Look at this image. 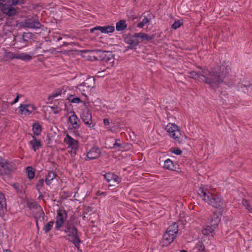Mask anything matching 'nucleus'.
Masks as SVG:
<instances>
[{
	"mask_svg": "<svg viewBox=\"0 0 252 252\" xmlns=\"http://www.w3.org/2000/svg\"><path fill=\"white\" fill-rule=\"evenodd\" d=\"M230 68L228 66L221 65L211 68L202 69L201 72L189 71L188 76L207 84L212 89L218 88L221 83L231 86L232 82L230 78Z\"/></svg>",
	"mask_w": 252,
	"mask_h": 252,
	"instance_id": "obj_1",
	"label": "nucleus"
},
{
	"mask_svg": "<svg viewBox=\"0 0 252 252\" xmlns=\"http://www.w3.org/2000/svg\"><path fill=\"white\" fill-rule=\"evenodd\" d=\"M197 192L198 194L203 197L202 199L213 207L220 210L224 207V200L220 196L212 194L203 187H200Z\"/></svg>",
	"mask_w": 252,
	"mask_h": 252,
	"instance_id": "obj_2",
	"label": "nucleus"
},
{
	"mask_svg": "<svg viewBox=\"0 0 252 252\" xmlns=\"http://www.w3.org/2000/svg\"><path fill=\"white\" fill-rule=\"evenodd\" d=\"M63 231L66 234V236L71 238L68 241L72 243L78 250L80 249V245L82 242L79 236L78 229L75 225L74 218L71 217L65 223Z\"/></svg>",
	"mask_w": 252,
	"mask_h": 252,
	"instance_id": "obj_3",
	"label": "nucleus"
},
{
	"mask_svg": "<svg viewBox=\"0 0 252 252\" xmlns=\"http://www.w3.org/2000/svg\"><path fill=\"white\" fill-rule=\"evenodd\" d=\"M15 170L14 163L0 158V176L10 178Z\"/></svg>",
	"mask_w": 252,
	"mask_h": 252,
	"instance_id": "obj_4",
	"label": "nucleus"
},
{
	"mask_svg": "<svg viewBox=\"0 0 252 252\" xmlns=\"http://www.w3.org/2000/svg\"><path fill=\"white\" fill-rule=\"evenodd\" d=\"M98 61L100 62L108 67H112L114 63V55L112 52L98 50Z\"/></svg>",
	"mask_w": 252,
	"mask_h": 252,
	"instance_id": "obj_5",
	"label": "nucleus"
},
{
	"mask_svg": "<svg viewBox=\"0 0 252 252\" xmlns=\"http://www.w3.org/2000/svg\"><path fill=\"white\" fill-rule=\"evenodd\" d=\"M165 129L169 134L171 137L173 138L179 143H182V140L180 135L181 133L179 130L178 126L172 123H169L166 126Z\"/></svg>",
	"mask_w": 252,
	"mask_h": 252,
	"instance_id": "obj_6",
	"label": "nucleus"
},
{
	"mask_svg": "<svg viewBox=\"0 0 252 252\" xmlns=\"http://www.w3.org/2000/svg\"><path fill=\"white\" fill-rule=\"evenodd\" d=\"M67 217V213L65 210L63 209H59L57 210V216L56 221V229L57 230H60L64 223V226H65V223L68 220H66Z\"/></svg>",
	"mask_w": 252,
	"mask_h": 252,
	"instance_id": "obj_7",
	"label": "nucleus"
},
{
	"mask_svg": "<svg viewBox=\"0 0 252 252\" xmlns=\"http://www.w3.org/2000/svg\"><path fill=\"white\" fill-rule=\"evenodd\" d=\"M81 119L84 123L90 128L93 127L95 126V123L92 122L91 111L87 108L83 111Z\"/></svg>",
	"mask_w": 252,
	"mask_h": 252,
	"instance_id": "obj_8",
	"label": "nucleus"
},
{
	"mask_svg": "<svg viewBox=\"0 0 252 252\" xmlns=\"http://www.w3.org/2000/svg\"><path fill=\"white\" fill-rule=\"evenodd\" d=\"M95 84V79L92 77L89 76L82 83L77 85V88L83 92L86 91L85 89H89L93 88Z\"/></svg>",
	"mask_w": 252,
	"mask_h": 252,
	"instance_id": "obj_9",
	"label": "nucleus"
},
{
	"mask_svg": "<svg viewBox=\"0 0 252 252\" xmlns=\"http://www.w3.org/2000/svg\"><path fill=\"white\" fill-rule=\"evenodd\" d=\"M124 41L126 43L129 45L127 47L129 49H136V46L138 45L140 41L136 37H135V33L133 34H128L124 37Z\"/></svg>",
	"mask_w": 252,
	"mask_h": 252,
	"instance_id": "obj_10",
	"label": "nucleus"
},
{
	"mask_svg": "<svg viewBox=\"0 0 252 252\" xmlns=\"http://www.w3.org/2000/svg\"><path fill=\"white\" fill-rule=\"evenodd\" d=\"M22 26L25 28L38 29L42 25L38 21L32 18H28L22 22Z\"/></svg>",
	"mask_w": 252,
	"mask_h": 252,
	"instance_id": "obj_11",
	"label": "nucleus"
},
{
	"mask_svg": "<svg viewBox=\"0 0 252 252\" xmlns=\"http://www.w3.org/2000/svg\"><path fill=\"white\" fill-rule=\"evenodd\" d=\"M98 31H100L102 33H112L114 32L115 28L112 26H96L94 28L90 30V32L92 33H94L96 35L99 34L97 32Z\"/></svg>",
	"mask_w": 252,
	"mask_h": 252,
	"instance_id": "obj_12",
	"label": "nucleus"
},
{
	"mask_svg": "<svg viewBox=\"0 0 252 252\" xmlns=\"http://www.w3.org/2000/svg\"><path fill=\"white\" fill-rule=\"evenodd\" d=\"M0 9L3 13L8 16H14L17 14L15 8L7 3H0Z\"/></svg>",
	"mask_w": 252,
	"mask_h": 252,
	"instance_id": "obj_13",
	"label": "nucleus"
},
{
	"mask_svg": "<svg viewBox=\"0 0 252 252\" xmlns=\"http://www.w3.org/2000/svg\"><path fill=\"white\" fill-rule=\"evenodd\" d=\"M64 142L66 144L68 145V147H71L72 150L73 151V153L76 154V151L78 149L79 142L73 139L68 134H66L64 138Z\"/></svg>",
	"mask_w": 252,
	"mask_h": 252,
	"instance_id": "obj_14",
	"label": "nucleus"
},
{
	"mask_svg": "<svg viewBox=\"0 0 252 252\" xmlns=\"http://www.w3.org/2000/svg\"><path fill=\"white\" fill-rule=\"evenodd\" d=\"M69 113L71 114V116L68 117V121L71 125L72 129H78L80 127V124L81 123L80 120L75 115L73 110L70 111Z\"/></svg>",
	"mask_w": 252,
	"mask_h": 252,
	"instance_id": "obj_15",
	"label": "nucleus"
},
{
	"mask_svg": "<svg viewBox=\"0 0 252 252\" xmlns=\"http://www.w3.org/2000/svg\"><path fill=\"white\" fill-rule=\"evenodd\" d=\"M177 234L175 231H170L168 232V230H166L163 235V243L167 246L171 244L177 237Z\"/></svg>",
	"mask_w": 252,
	"mask_h": 252,
	"instance_id": "obj_16",
	"label": "nucleus"
},
{
	"mask_svg": "<svg viewBox=\"0 0 252 252\" xmlns=\"http://www.w3.org/2000/svg\"><path fill=\"white\" fill-rule=\"evenodd\" d=\"M22 114L30 115L32 112L35 110L36 107L33 104H21L19 107Z\"/></svg>",
	"mask_w": 252,
	"mask_h": 252,
	"instance_id": "obj_17",
	"label": "nucleus"
},
{
	"mask_svg": "<svg viewBox=\"0 0 252 252\" xmlns=\"http://www.w3.org/2000/svg\"><path fill=\"white\" fill-rule=\"evenodd\" d=\"M101 152L99 148L97 147H93L89 152H87V157L89 159H96L100 156Z\"/></svg>",
	"mask_w": 252,
	"mask_h": 252,
	"instance_id": "obj_18",
	"label": "nucleus"
},
{
	"mask_svg": "<svg viewBox=\"0 0 252 252\" xmlns=\"http://www.w3.org/2000/svg\"><path fill=\"white\" fill-rule=\"evenodd\" d=\"M221 215L222 213L220 211L214 212L211 217V225L214 227H216L221 220Z\"/></svg>",
	"mask_w": 252,
	"mask_h": 252,
	"instance_id": "obj_19",
	"label": "nucleus"
},
{
	"mask_svg": "<svg viewBox=\"0 0 252 252\" xmlns=\"http://www.w3.org/2000/svg\"><path fill=\"white\" fill-rule=\"evenodd\" d=\"M98 50H84L83 51V53H85L87 60L90 61H98Z\"/></svg>",
	"mask_w": 252,
	"mask_h": 252,
	"instance_id": "obj_20",
	"label": "nucleus"
},
{
	"mask_svg": "<svg viewBox=\"0 0 252 252\" xmlns=\"http://www.w3.org/2000/svg\"><path fill=\"white\" fill-rule=\"evenodd\" d=\"M32 137L33 139L29 142V144L32 146V149L36 151L41 146V141L33 135L32 136Z\"/></svg>",
	"mask_w": 252,
	"mask_h": 252,
	"instance_id": "obj_21",
	"label": "nucleus"
},
{
	"mask_svg": "<svg viewBox=\"0 0 252 252\" xmlns=\"http://www.w3.org/2000/svg\"><path fill=\"white\" fill-rule=\"evenodd\" d=\"M57 176V175L55 171H51L48 172L45 179L46 184L49 186L51 184V181H53Z\"/></svg>",
	"mask_w": 252,
	"mask_h": 252,
	"instance_id": "obj_22",
	"label": "nucleus"
},
{
	"mask_svg": "<svg viewBox=\"0 0 252 252\" xmlns=\"http://www.w3.org/2000/svg\"><path fill=\"white\" fill-rule=\"evenodd\" d=\"M164 168L171 171H176V166L174 164L173 162L168 158L164 161Z\"/></svg>",
	"mask_w": 252,
	"mask_h": 252,
	"instance_id": "obj_23",
	"label": "nucleus"
},
{
	"mask_svg": "<svg viewBox=\"0 0 252 252\" xmlns=\"http://www.w3.org/2000/svg\"><path fill=\"white\" fill-rule=\"evenodd\" d=\"M127 28V24L125 20H120L116 25V29L118 32H121L125 30Z\"/></svg>",
	"mask_w": 252,
	"mask_h": 252,
	"instance_id": "obj_24",
	"label": "nucleus"
},
{
	"mask_svg": "<svg viewBox=\"0 0 252 252\" xmlns=\"http://www.w3.org/2000/svg\"><path fill=\"white\" fill-rule=\"evenodd\" d=\"M32 131L34 135L39 136L41 134L42 131L41 126L38 123H34L32 125Z\"/></svg>",
	"mask_w": 252,
	"mask_h": 252,
	"instance_id": "obj_25",
	"label": "nucleus"
},
{
	"mask_svg": "<svg viewBox=\"0 0 252 252\" xmlns=\"http://www.w3.org/2000/svg\"><path fill=\"white\" fill-rule=\"evenodd\" d=\"M193 250L196 251V252H206L205 246L201 241L197 242Z\"/></svg>",
	"mask_w": 252,
	"mask_h": 252,
	"instance_id": "obj_26",
	"label": "nucleus"
},
{
	"mask_svg": "<svg viewBox=\"0 0 252 252\" xmlns=\"http://www.w3.org/2000/svg\"><path fill=\"white\" fill-rule=\"evenodd\" d=\"M38 209V210L35 213V215L34 216V219L36 221V225L38 229H39L38 226V220L42 217V216H44V212L41 207H40Z\"/></svg>",
	"mask_w": 252,
	"mask_h": 252,
	"instance_id": "obj_27",
	"label": "nucleus"
},
{
	"mask_svg": "<svg viewBox=\"0 0 252 252\" xmlns=\"http://www.w3.org/2000/svg\"><path fill=\"white\" fill-rule=\"evenodd\" d=\"M28 177L30 180L34 178L35 176V170L32 166H28L26 168Z\"/></svg>",
	"mask_w": 252,
	"mask_h": 252,
	"instance_id": "obj_28",
	"label": "nucleus"
},
{
	"mask_svg": "<svg viewBox=\"0 0 252 252\" xmlns=\"http://www.w3.org/2000/svg\"><path fill=\"white\" fill-rule=\"evenodd\" d=\"M32 59V57L31 56L25 53L18 54L17 59H20L23 61H30Z\"/></svg>",
	"mask_w": 252,
	"mask_h": 252,
	"instance_id": "obj_29",
	"label": "nucleus"
},
{
	"mask_svg": "<svg viewBox=\"0 0 252 252\" xmlns=\"http://www.w3.org/2000/svg\"><path fill=\"white\" fill-rule=\"evenodd\" d=\"M67 100L70 102L74 103H79L82 102L81 99L78 97H74L73 95L70 94L67 97Z\"/></svg>",
	"mask_w": 252,
	"mask_h": 252,
	"instance_id": "obj_30",
	"label": "nucleus"
},
{
	"mask_svg": "<svg viewBox=\"0 0 252 252\" xmlns=\"http://www.w3.org/2000/svg\"><path fill=\"white\" fill-rule=\"evenodd\" d=\"M215 227L213 226H207L206 228L202 230V234L204 235H208L214 231Z\"/></svg>",
	"mask_w": 252,
	"mask_h": 252,
	"instance_id": "obj_31",
	"label": "nucleus"
},
{
	"mask_svg": "<svg viewBox=\"0 0 252 252\" xmlns=\"http://www.w3.org/2000/svg\"><path fill=\"white\" fill-rule=\"evenodd\" d=\"M54 223V221L51 220L44 225L43 230L44 231L45 233H47L52 229Z\"/></svg>",
	"mask_w": 252,
	"mask_h": 252,
	"instance_id": "obj_32",
	"label": "nucleus"
},
{
	"mask_svg": "<svg viewBox=\"0 0 252 252\" xmlns=\"http://www.w3.org/2000/svg\"><path fill=\"white\" fill-rule=\"evenodd\" d=\"M8 4L11 6L16 5H21L25 3V0H10L8 1Z\"/></svg>",
	"mask_w": 252,
	"mask_h": 252,
	"instance_id": "obj_33",
	"label": "nucleus"
},
{
	"mask_svg": "<svg viewBox=\"0 0 252 252\" xmlns=\"http://www.w3.org/2000/svg\"><path fill=\"white\" fill-rule=\"evenodd\" d=\"M178 227V223L177 222H173L171 225L168 226L167 230H168V232L170 231L173 232L175 231L176 233H178L179 230Z\"/></svg>",
	"mask_w": 252,
	"mask_h": 252,
	"instance_id": "obj_34",
	"label": "nucleus"
},
{
	"mask_svg": "<svg viewBox=\"0 0 252 252\" xmlns=\"http://www.w3.org/2000/svg\"><path fill=\"white\" fill-rule=\"evenodd\" d=\"M4 57L7 59H17L18 54H14L13 53L10 51L6 52L5 54Z\"/></svg>",
	"mask_w": 252,
	"mask_h": 252,
	"instance_id": "obj_35",
	"label": "nucleus"
},
{
	"mask_svg": "<svg viewBox=\"0 0 252 252\" xmlns=\"http://www.w3.org/2000/svg\"><path fill=\"white\" fill-rule=\"evenodd\" d=\"M54 104L59 105V106H61L63 108V110H64V111H67V109L66 108V105L63 100L60 101L55 100L54 102Z\"/></svg>",
	"mask_w": 252,
	"mask_h": 252,
	"instance_id": "obj_36",
	"label": "nucleus"
},
{
	"mask_svg": "<svg viewBox=\"0 0 252 252\" xmlns=\"http://www.w3.org/2000/svg\"><path fill=\"white\" fill-rule=\"evenodd\" d=\"M150 22V19L147 17H145L142 20L141 22L139 23L137 25V27L142 28L145 25Z\"/></svg>",
	"mask_w": 252,
	"mask_h": 252,
	"instance_id": "obj_37",
	"label": "nucleus"
},
{
	"mask_svg": "<svg viewBox=\"0 0 252 252\" xmlns=\"http://www.w3.org/2000/svg\"><path fill=\"white\" fill-rule=\"evenodd\" d=\"M62 93V91L59 90L57 91L56 92L53 93L51 95H49L48 98V100H51L53 99L55 97L57 96L61 95Z\"/></svg>",
	"mask_w": 252,
	"mask_h": 252,
	"instance_id": "obj_38",
	"label": "nucleus"
},
{
	"mask_svg": "<svg viewBox=\"0 0 252 252\" xmlns=\"http://www.w3.org/2000/svg\"><path fill=\"white\" fill-rule=\"evenodd\" d=\"M27 207L30 209H32V208L38 209L41 206L34 202H27Z\"/></svg>",
	"mask_w": 252,
	"mask_h": 252,
	"instance_id": "obj_39",
	"label": "nucleus"
},
{
	"mask_svg": "<svg viewBox=\"0 0 252 252\" xmlns=\"http://www.w3.org/2000/svg\"><path fill=\"white\" fill-rule=\"evenodd\" d=\"M32 36L31 33L24 32L22 35V39L24 42H27L28 41L29 39L32 37Z\"/></svg>",
	"mask_w": 252,
	"mask_h": 252,
	"instance_id": "obj_40",
	"label": "nucleus"
},
{
	"mask_svg": "<svg viewBox=\"0 0 252 252\" xmlns=\"http://www.w3.org/2000/svg\"><path fill=\"white\" fill-rule=\"evenodd\" d=\"M44 182V180L43 179H40L37 182L36 185V189L38 191V192H40V189L43 187Z\"/></svg>",
	"mask_w": 252,
	"mask_h": 252,
	"instance_id": "obj_41",
	"label": "nucleus"
},
{
	"mask_svg": "<svg viewBox=\"0 0 252 252\" xmlns=\"http://www.w3.org/2000/svg\"><path fill=\"white\" fill-rule=\"evenodd\" d=\"M113 173L112 172H108L105 174L103 176L104 179L108 182H110L112 181V178L113 176Z\"/></svg>",
	"mask_w": 252,
	"mask_h": 252,
	"instance_id": "obj_42",
	"label": "nucleus"
},
{
	"mask_svg": "<svg viewBox=\"0 0 252 252\" xmlns=\"http://www.w3.org/2000/svg\"><path fill=\"white\" fill-rule=\"evenodd\" d=\"M5 204H6V202L5 195L0 191V205L5 206Z\"/></svg>",
	"mask_w": 252,
	"mask_h": 252,
	"instance_id": "obj_43",
	"label": "nucleus"
},
{
	"mask_svg": "<svg viewBox=\"0 0 252 252\" xmlns=\"http://www.w3.org/2000/svg\"><path fill=\"white\" fill-rule=\"evenodd\" d=\"M12 186L16 190L17 193H22V189L20 188V184L18 183H14L12 185Z\"/></svg>",
	"mask_w": 252,
	"mask_h": 252,
	"instance_id": "obj_44",
	"label": "nucleus"
},
{
	"mask_svg": "<svg viewBox=\"0 0 252 252\" xmlns=\"http://www.w3.org/2000/svg\"><path fill=\"white\" fill-rule=\"evenodd\" d=\"M118 141L120 142L121 140L120 139H116V142L113 144V148H118V150H120L121 149H124L125 148V146L123 145V144L118 143Z\"/></svg>",
	"mask_w": 252,
	"mask_h": 252,
	"instance_id": "obj_45",
	"label": "nucleus"
},
{
	"mask_svg": "<svg viewBox=\"0 0 252 252\" xmlns=\"http://www.w3.org/2000/svg\"><path fill=\"white\" fill-rule=\"evenodd\" d=\"M170 151L171 153L176 155H180L182 153V150H181L179 148L176 147L172 148L170 149Z\"/></svg>",
	"mask_w": 252,
	"mask_h": 252,
	"instance_id": "obj_46",
	"label": "nucleus"
},
{
	"mask_svg": "<svg viewBox=\"0 0 252 252\" xmlns=\"http://www.w3.org/2000/svg\"><path fill=\"white\" fill-rule=\"evenodd\" d=\"M112 181H113L114 182L116 183L117 185H118L122 181V178L114 173L113 176L112 178Z\"/></svg>",
	"mask_w": 252,
	"mask_h": 252,
	"instance_id": "obj_47",
	"label": "nucleus"
},
{
	"mask_svg": "<svg viewBox=\"0 0 252 252\" xmlns=\"http://www.w3.org/2000/svg\"><path fill=\"white\" fill-rule=\"evenodd\" d=\"M182 22H181L180 20L176 21L174 22V23L172 25V28L173 29H177L178 28H179L181 25L182 24Z\"/></svg>",
	"mask_w": 252,
	"mask_h": 252,
	"instance_id": "obj_48",
	"label": "nucleus"
},
{
	"mask_svg": "<svg viewBox=\"0 0 252 252\" xmlns=\"http://www.w3.org/2000/svg\"><path fill=\"white\" fill-rule=\"evenodd\" d=\"M135 37H136L137 39L140 38L142 41H145L144 32L135 33Z\"/></svg>",
	"mask_w": 252,
	"mask_h": 252,
	"instance_id": "obj_49",
	"label": "nucleus"
},
{
	"mask_svg": "<svg viewBox=\"0 0 252 252\" xmlns=\"http://www.w3.org/2000/svg\"><path fill=\"white\" fill-rule=\"evenodd\" d=\"M6 207V204H5V206L0 205V217H3L5 213L7 211Z\"/></svg>",
	"mask_w": 252,
	"mask_h": 252,
	"instance_id": "obj_50",
	"label": "nucleus"
},
{
	"mask_svg": "<svg viewBox=\"0 0 252 252\" xmlns=\"http://www.w3.org/2000/svg\"><path fill=\"white\" fill-rule=\"evenodd\" d=\"M243 205L246 207V208L248 210L252 206L250 203V202L247 199H243L242 201Z\"/></svg>",
	"mask_w": 252,
	"mask_h": 252,
	"instance_id": "obj_51",
	"label": "nucleus"
},
{
	"mask_svg": "<svg viewBox=\"0 0 252 252\" xmlns=\"http://www.w3.org/2000/svg\"><path fill=\"white\" fill-rule=\"evenodd\" d=\"M155 38V34H152L151 36H149L148 34L145 33V41H149L151 40L154 39Z\"/></svg>",
	"mask_w": 252,
	"mask_h": 252,
	"instance_id": "obj_52",
	"label": "nucleus"
},
{
	"mask_svg": "<svg viewBox=\"0 0 252 252\" xmlns=\"http://www.w3.org/2000/svg\"><path fill=\"white\" fill-rule=\"evenodd\" d=\"M21 96H22L21 95H20V94H18L17 95L16 97H15V98L14 99V100H13V102H12L11 103V105H13V104H15V103H17V102L18 101L19 98H20Z\"/></svg>",
	"mask_w": 252,
	"mask_h": 252,
	"instance_id": "obj_53",
	"label": "nucleus"
},
{
	"mask_svg": "<svg viewBox=\"0 0 252 252\" xmlns=\"http://www.w3.org/2000/svg\"><path fill=\"white\" fill-rule=\"evenodd\" d=\"M247 87H251L252 88V83H248L247 84H243L241 86V88H247ZM246 90L248 92L247 89H246Z\"/></svg>",
	"mask_w": 252,
	"mask_h": 252,
	"instance_id": "obj_54",
	"label": "nucleus"
},
{
	"mask_svg": "<svg viewBox=\"0 0 252 252\" xmlns=\"http://www.w3.org/2000/svg\"><path fill=\"white\" fill-rule=\"evenodd\" d=\"M63 110V108L61 106H59L58 109H55L54 111H53L54 113L55 114H59L61 111Z\"/></svg>",
	"mask_w": 252,
	"mask_h": 252,
	"instance_id": "obj_55",
	"label": "nucleus"
},
{
	"mask_svg": "<svg viewBox=\"0 0 252 252\" xmlns=\"http://www.w3.org/2000/svg\"><path fill=\"white\" fill-rule=\"evenodd\" d=\"M50 108L52 111H54L55 109H58L59 108V106L56 104H54V106H51Z\"/></svg>",
	"mask_w": 252,
	"mask_h": 252,
	"instance_id": "obj_56",
	"label": "nucleus"
},
{
	"mask_svg": "<svg viewBox=\"0 0 252 252\" xmlns=\"http://www.w3.org/2000/svg\"><path fill=\"white\" fill-rule=\"evenodd\" d=\"M103 124L105 126H108L109 125L110 122L108 119L105 118L103 119Z\"/></svg>",
	"mask_w": 252,
	"mask_h": 252,
	"instance_id": "obj_57",
	"label": "nucleus"
},
{
	"mask_svg": "<svg viewBox=\"0 0 252 252\" xmlns=\"http://www.w3.org/2000/svg\"><path fill=\"white\" fill-rule=\"evenodd\" d=\"M73 42L68 43V42H64L63 43V44L61 46V47H62V46H67L68 45L71 44H73Z\"/></svg>",
	"mask_w": 252,
	"mask_h": 252,
	"instance_id": "obj_58",
	"label": "nucleus"
},
{
	"mask_svg": "<svg viewBox=\"0 0 252 252\" xmlns=\"http://www.w3.org/2000/svg\"><path fill=\"white\" fill-rule=\"evenodd\" d=\"M41 218H42V220L43 221H47V217L45 216V214H44V216H42Z\"/></svg>",
	"mask_w": 252,
	"mask_h": 252,
	"instance_id": "obj_59",
	"label": "nucleus"
},
{
	"mask_svg": "<svg viewBox=\"0 0 252 252\" xmlns=\"http://www.w3.org/2000/svg\"><path fill=\"white\" fill-rule=\"evenodd\" d=\"M250 213H252V205L250 207L249 209L248 210Z\"/></svg>",
	"mask_w": 252,
	"mask_h": 252,
	"instance_id": "obj_60",
	"label": "nucleus"
},
{
	"mask_svg": "<svg viewBox=\"0 0 252 252\" xmlns=\"http://www.w3.org/2000/svg\"><path fill=\"white\" fill-rule=\"evenodd\" d=\"M114 186H115V185H109V187H114Z\"/></svg>",
	"mask_w": 252,
	"mask_h": 252,
	"instance_id": "obj_61",
	"label": "nucleus"
},
{
	"mask_svg": "<svg viewBox=\"0 0 252 252\" xmlns=\"http://www.w3.org/2000/svg\"><path fill=\"white\" fill-rule=\"evenodd\" d=\"M180 252H188L186 250H181Z\"/></svg>",
	"mask_w": 252,
	"mask_h": 252,
	"instance_id": "obj_62",
	"label": "nucleus"
},
{
	"mask_svg": "<svg viewBox=\"0 0 252 252\" xmlns=\"http://www.w3.org/2000/svg\"><path fill=\"white\" fill-rule=\"evenodd\" d=\"M62 39V38L61 37H60L59 38H58V41H59L60 40H61Z\"/></svg>",
	"mask_w": 252,
	"mask_h": 252,
	"instance_id": "obj_63",
	"label": "nucleus"
},
{
	"mask_svg": "<svg viewBox=\"0 0 252 252\" xmlns=\"http://www.w3.org/2000/svg\"><path fill=\"white\" fill-rule=\"evenodd\" d=\"M5 252H11L10 250H6Z\"/></svg>",
	"mask_w": 252,
	"mask_h": 252,
	"instance_id": "obj_64",
	"label": "nucleus"
}]
</instances>
